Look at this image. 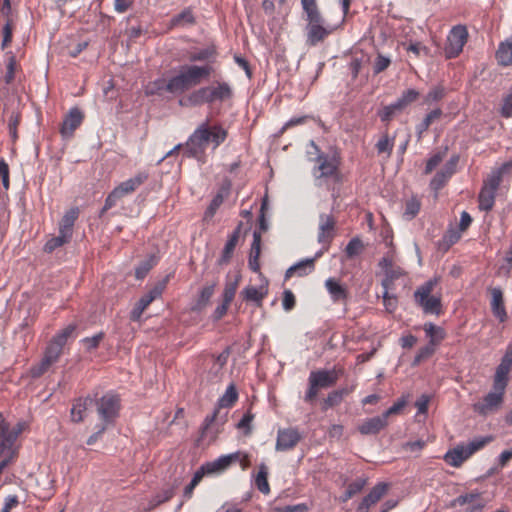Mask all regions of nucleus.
<instances>
[{"mask_svg":"<svg viewBox=\"0 0 512 512\" xmlns=\"http://www.w3.org/2000/svg\"><path fill=\"white\" fill-rule=\"evenodd\" d=\"M214 73L210 65L185 64L179 67L169 79L158 78L146 86V94L161 95L165 92L183 94L184 92L208 80Z\"/></svg>","mask_w":512,"mask_h":512,"instance_id":"nucleus-1","label":"nucleus"},{"mask_svg":"<svg viewBox=\"0 0 512 512\" xmlns=\"http://www.w3.org/2000/svg\"><path fill=\"white\" fill-rule=\"evenodd\" d=\"M228 131L220 124L209 125L208 122L200 124L189 136L184 144L185 155L202 160L209 144L216 150L226 141Z\"/></svg>","mask_w":512,"mask_h":512,"instance_id":"nucleus-2","label":"nucleus"},{"mask_svg":"<svg viewBox=\"0 0 512 512\" xmlns=\"http://www.w3.org/2000/svg\"><path fill=\"white\" fill-rule=\"evenodd\" d=\"M233 90L227 82H215L212 85L204 86L194 90L187 98L192 106H198L205 103H213L216 101H226L232 98Z\"/></svg>","mask_w":512,"mask_h":512,"instance_id":"nucleus-3","label":"nucleus"},{"mask_svg":"<svg viewBox=\"0 0 512 512\" xmlns=\"http://www.w3.org/2000/svg\"><path fill=\"white\" fill-rule=\"evenodd\" d=\"M339 375L335 369H318L310 372L308 387L303 400L306 403H315L321 389L332 387L338 381Z\"/></svg>","mask_w":512,"mask_h":512,"instance_id":"nucleus-4","label":"nucleus"},{"mask_svg":"<svg viewBox=\"0 0 512 512\" xmlns=\"http://www.w3.org/2000/svg\"><path fill=\"white\" fill-rule=\"evenodd\" d=\"M436 283L431 279L420 285L414 292V301L425 314L439 316L443 313L441 297L432 295Z\"/></svg>","mask_w":512,"mask_h":512,"instance_id":"nucleus-5","label":"nucleus"},{"mask_svg":"<svg viewBox=\"0 0 512 512\" xmlns=\"http://www.w3.org/2000/svg\"><path fill=\"white\" fill-rule=\"evenodd\" d=\"M148 177L149 174L146 171H139L135 176L121 182L107 196L101 214L113 208L123 197L135 192L148 180Z\"/></svg>","mask_w":512,"mask_h":512,"instance_id":"nucleus-6","label":"nucleus"},{"mask_svg":"<svg viewBox=\"0 0 512 512\" xmlns=\"http://www.w3.org/2000/svg\"><path fill=\"white\" fill-rule=\"evenodd\" d=\"M97 413L103 425L107 427L114 424L119 416L121 401L118 395L106 393L96 402Z\"/></svg>","mask_w":512,"mask_h":512,"instance_id":"nucleus-7","label":"nucleus"},{"mask_svg":"<svg viewBox=\"0 0 512 512\" xmlns=\"http://www.w3.org/2000/svg\"><path fill=\"white\" fill-rule=\"evenodd\" d=\"M76 329L77 326L75 324H69L57 332L48 343L44 352V357L52 363H56L62 355L63 348L68 339L74 336Z\"/></svg>","mask_w":512,"mask_h":512,"instance_id":"nucleus-8","label":"nucleus"},{"mask_svg":"<svg viewBox=\"0 0 512 512\" xmlns=\"http://www.w3.org/2000/svg\"><path fill=\"white\" fill-rule=\"evenodd\" d=\"M468 37L469 34L466 26L456 25L452 27L447 36V43L444 49L445 57L447 59L458 57L463 51V48L468 41Z\"/></svg>","mask_w":512,"mask_h":512,"instance_id":"nucleus-9","label":"nucleus"},{"mask_svg":"<svg viewBox=\"0 0 512 512\" xmlns=\"http://www.w3.org/2000/svg\"><path fill=\"white\" fill-rule=\"evenodd\" d=\"M502 182L491 174H488L484 180L478 194V208L481 211L490 212L496 200L497 191Z\"/></svg>","mask_w":512,"mask_h":512,"instance_id":"nucleus-10","label":"nucleus"},{"mask_svg":"<svg viewBox=\"0 0 512 512\" xmlns=\"http://www.w3.org/2000/svg\"><path fill=\"white\" fill-rule=\"evenodd\" d=\"M166 280L155 284L146 294H144L138 302L135 304L130 312V320L138 322L141 319L143 312L149 307V305L157 298L161 297L165 288Z\"/></svg>","mask_w":512,"mask_h":512,"instance_id":"nucleus-11","label":"nucleus"},{"mask_svg":"<svg viewBox=\"0 0 512 512\" xmlns=\"http://www.w3.org/2000/svg\"><path fill=\"white\" fill-rule=\"evenodd\" d=\"M16 440L9 434V423L0 413V458L13 462L17 457Z\"/></svg>","mask_w":512,"mask_h":512,"instance_id":"nucleus-12","label":"nucleus"},{"mask_svg":"<svg viewBox=\"0 0 512 512\" xmlns=\"http://www.w3.org/2000/svg\"><path fill=\"white\" fill-rule=\"evenodd\" d=\"M505 390L493 388L482 401L473 404V410L481 416H486L496 411L504 401Z\"/></svg>","mask_w":512,"mask_h":512,"instance_id":"nucleus-13","label":"nucleus"},{"mask_svg":"<svg viewBox=\"0 0 512 512\" xmlns=\"http://www.w3.org/2000/svg\"><path fill=\"white\" fill-rule=\"evenodd\" d=\"M317 166L314 169L316 178L333 177L335 180L340 179L339 161L335 157L326 154H319L316 158Z\"/></svg>","mask_w":512,"mask_h":512,"instance_id":"nucleus-14","label":"nucleus"},{"mask_svg":"<svg viewBox=\"0 0 512 512\" xmlns=\"http://www.w3.org/2000/svg\"><path fill=\"white\" fill-rule=\"evenodd\" d=\"M512 368V344L506 347L505 354L497 366L493 377V388L506 390L508 384V376Z\"/></svg>","mask_w":512,"mask_h":512,"instance_id":"nucleus-15","label":"nucleus"},{"mask_svg":"<svg viewBox=\"0 0 512 512\" xmlns=\"http://www.w3.org/2000/svg\"><path fill=\"white\" fill-rule=\"evenodd\" d=\"M336 235V219L331 214H320L317 240L327 251Z\"/></svg>","mask_w":512,"mask_h":512,"instance_id":"nucleus-16","label":"nucleus"},{"mask_svg":"<svg viewBox=\"0 0 512 512\" xmlns=\"http://www.w3.org/2000/svg\"><path fill=\"white\" fill-rule=\"evenodd\" d=\"M302 439L297 428H283L277 432L275 449L277 451H289L294 449Z\"/></svg>","mask_w":512,"mask_h":512,"instance_id":"nucleus-17","label":"nucleus"},{"mask_svg":"<svg viewBox=\"0 0 512 512\" xmlns=\"http://www.w3.org/2000/svg\"><path fill=\"white\" fill-rule=\"evenodd\" d=\"M453 506H466L467 512H481L486 505L481 493L473 491L459 495L454 499Z\"/></svg>","mask_w":512,"mask_h":512,"instance_id":"nucleus-18","label":"nucleus"},{"mask_svg":"<svg viewBox=\"0 0 512 512\" xmlns=\"http://www.w3.org/2000/svg\"><path fill=\"white\" fill-rule=\"evenodd\" d=\"M332 30L324 26L323 17L317 19V22L308 21L307 25V44L315 46L319 42L324 41Z\"/></svg>","mask_w":512,"mask_h":512,"instance_id":"nucleus-19","label":"nucleus"},{"mask_svg":"<svg viewBox=\"0 0 512 512\" xmlns=\"http://www.w3.org/2000/svg\"><path fill=\"white\" fill-rule=\"evenodd\" d=\"M84 114L78 108H72L65 116L60 128V133L63 138H70L73 136L75 130L82 124Z\"/></svg>","mask_w":512,"mask_h":512,"instance_id":"nucleus-20","label":"nucleus"},{"mask_svg":"<svg viewBox=\"0 0 512 512\" xmlns=\"http://www.w3.org/2000/svg\"><path fill=\"white\" fill-rule=\"evenodd\" d=\"M323 254V251H319L315 254L313 258L304 259L295 265L291 266L285 273V278L289 279L294 275L299 277L306 276L312 273L315 269V261L320 258Z\"/></svg>","mask_w":512,"mask_h":512,"instance_id":"nucleus-21","label":"nucleus"},{"mask_svg":"<svg viewBox=\"0 0 512 512\" xmlns=\"http://www.w3.org/2000/svg\"><path fill=\"white\" fill-rule=\"evenodd\" d=\"M388 484L379 483L372 488L367 496H365L362 502L359 504L358 512H368L370 507L375 505L388 491Z\"/></svg>","mask_w":512,"mask_h":512,"instance_id":"nucleus-22","label":"nucleus"},{"mask_svg":"<svg viewBox=\"0 0 512 512\" xmlns=\"http://www.w3.org/2000/svg\"><path fill=\"white\" fill-rule=\"evenodd\" d=\"M325 288L327 289L333 302L346 303L349 298L348 289L340 283L336 278H328L325 281Z\"/></svg>","mask_w":512,"mask_h":512,"instance_id":"nucleus-23","label":"nucleus"},{"mask_svg":"<svg viewBox=\"0 0 512 512\" xmlns=\"http://www.w3.org/2000/svg\"><path fill=\"white\" fill-rule=\"evenodd\" d=\"M230 355L229 348L225 349L219 355H209L205 359V364L209 366V374L212 378H218L223 370L224 366L227 364L228 358Z\"/></svg>","mask_w":512,"mask_h":512,"instance_id":"nucleus-24","label":"nucleus"},{"mask_svg":"<svg viewBox=\"0 0 512 512\" xmlns=\"http://www.w3.org/2000/svg\"><path fill=\"white\" fill-rule=\"evenodd\" d=\"M90 396L79 397L72 402L70 418L74 423H80L85 419L88 407L92 404Z\"/></svg>","mask_w":512,"mask_h":512,"instance_id":"nucleus-25","label":"nucleus"},{"mask_svg":"<svg viewBox=\"0 0 512 512\" xmlns=\"http://www.w3.org/2000/svg\"><path fill=\"white\" fill-rule=\"evenodd\" d=\"M388 425L383 415L368 418L364 420L359 426L358 431L362 435H375L383 430Z\"/></svg>","mask_w":512,"mask_h":512,"instance_id":"nucleus-26","label":"nucleus"},{"mask_svg":"<svg viewBox=\"0 0 512 512\" xmlns=\"http://www.w3.org/2000/svg\"><path fill=\"white\" fill-rule=\"evenodd\" d=\"M491 310L493 315L500 321L507 320V312L504 305L503 292L500 288L491 289Z\"/></svg>","mask_w":512,"mask_h":512,"instance_id":"nucleus-27","label":"nucleus"},{"mask_svg":"<svg viewBox=\"0 0 512 512\" xmlns=\"http://www.w3.org/2000/svg\"><path fill=\"white\" fill-rule=\"evenodd\" d=\"M237 455L227 454L222 455L215 459L214 461L207 462L204 465L206 472L209 475L211 474H219L228 469L233 463L236 462Z\"/></svg>","mask_w":512,"mask_h":512,"instance_id":"nucleus-28","label":"nucleus"},{"mask_svg":"<svg viewBox=\"0 0 512 512\" xmlns=\"http://www.w3.org/2000/svg\"><path fill=\"white\" fill-rule=\"evenodd\" d=\"M268 295L267 283L260 287L247 286L241 292L243 300L247 302H254L258 307L262 305L264 298Z\"/></svg>","mask_w":512,"mask_h":512,"instance_id":"nucleus-29","label":"nucleus"},{"mask_svg":"<svg viewBox=\"0 0 512 512\" xmlns=\"http://www.w3.org/2000/svg\"><path fill=\"white\" fill-rule=\"evenodd\" d=\"M218 412L219 410L216 409L211 415L206 416L201 428V440L208 439L209 442H211L217 438V435L220 432L219 427L215 425V420L217 418Z\"/></svg>","mask_w":512,"mask_h":512,"instance_id":"nucleus-30","label":"nucleus"},{"mask_svg":"<svg viewBox=\"0 0 512 512\" xmlns=\"http://www.w3.org/2000/svg\"><path fill=\"white\" fill-rule=\"evenodd\" d=\"M217 56V51L215 47L210 46L199 50H194L188 53L187 59L189 62L194 65L193 63L196 62H208L205 65H210L212 68L213 66L210 64L212 60H214Z\"/></svg>","mask_w":512,"mask_h":512,"instance_id":"nucleus-31","label":"nucleus"},{"mask_svg":"<svg viewBox=\"0 0 512 512\" xmlns=\"http://www.w3.org/2000/svg\"><path fill=\"white\" fill-rule=\"evenodd\" d=\"M470 457L471 455H468V450L465 446H458L449 450L445 454L444 460L453 467H460Z\"/></svg>","mask_w":512,"mask_h":512,"instance_id":"nucleus-32","label":"nucleus"},{"mask_svg":"<svg viewBox=\"0 0 512 512\" xmlns=\"http://www.w3.org/2000/svg\"><path fill=\"white\" fill-rule=\"evenodd\" d=\"M495 57L500 66L512 65V38L500 42Z\"/></svg>","mask_w":512,"mask_h":512,"instance_id":"nucleus-33","label":"nucleus"},{"mask_svg":"<svg viewBox=\"0 0 512 512\" xmlns=\"http://www.w3.org/2000/svg\"><path fill=\"white\" fill-rule=\"evenodd\" d=\"M239 235H240V226L229 236V238L223 248L221 257L218 261L220 265L228 264L230 262V260L233 256L235 247L238 243Z\"/></svg>","mask_w":512,"mask_h":512,"instance_id":"nucleus-34","label":"nucleus"},{"mask_svg":"<svg viewBox=\"0 0 512 512\" xmlns=\"http://www.w3.org/2000/svg\"><path fill=\"white\" fill-rule=\"evenodd\" d=\"M79 209L73 207L65 212L59 223V231L72 237L73 226L79 217Z\"/></svg>","mask_w":512,"mask_h":512,"instance_id":"nucleus-35","label":"nucleus"},{"mask_svg":"<svg viewBox=\"0 0 512 512\" xmlns=\"http://www.w3.org/2000/svg\"><path fill=\"white\" fill-rule=\"evenodd\" d=\"M423 330L426 336L429 338V343L431 345L438 346L446 337L444 328L437 326L432 322L425 323L423 325Z\"/></svg>","mask_w":512,"mask_h":512,"instance_id":"nucleus-36","label":"nucleus"},{"mask_svg":"<svg viewBox=\"0 0 512 512\" xmlns=\"http://www.w3.org/2000/svg\"><path fill=\"white\" fill-rule=\"evenodd\" d=\"M351 391L352 389L350 388H341L329 392L327 397L323 400L322 409L327 410L338 406L343 401V398L349 395Z\"/></svg>","mask_w":512,"mask_h":512,"instance_id":"nucleus-37","label":"nucleus"},{"mask_svg":"<svg viewBox=\"0 0 512 512\" xmlns=\"http://www.w3.org/2000/svg\"><path fill=\"white\" fill-rule=\"evenodd\" d=\"M257 489L264 495L270 493V485L268 482V468L265 464L259 466V471L254 480Z\"/></svg>","mask_w":512,"mask_h":512,"instance_id":"nucleus-38","label":"nucleus"},{"mask_svg":"<svg viewBox=\"0 0 512 512\" xmlns=\"http://www.w3.org/2000/svg\"><path fill=\"white\" fill-rule=\"evenodd\" d=\"M215 283H212L210 285H206L203 287L199 293V296L196 300V303L192 307V310L199 311L202 310L210 301L211 297L214 294L215 290Z\"/></svg>","mask_w":512,"mask_h":512,"instance_id":"nucleus-39","label":"nucleus"},{"mask_svg":"<svg viewBox=\"0 0 512 512\" xmlns=\"http://www.w3.org/2000/svg\"><path fill=\"white\" fill-rule=\"evenodd\" d=\"M195 23V17L191 8H185L181 13L175 15L170 21V27H179Z\"/></svg>","mask_w":512,"mask_h":512,"instance_id":"nucleus-40","label":"nucleus"},{"mask_svg":"<svg viewBox=\"0 0 512 512\" xmlns=\"http://www.w3.org/2000/svg\"><path fill=\"white\" fill-rule=\"evenodd\" d=\"M442 116V110L440 108H437V109H434L432 110L431 112H429L425 118L423 119V121L417 125L416 127V130H417V134H418V138L420 139L422 137V134L428 130V128L430 127V125L440 119Z\"/></svg>","mask_w":512,"mask_h":512,"instance_id":"nucleus-41","label":"nucleus"},{"mask_svg":"<svg viewBox=\"0 0 512 512\" xmlns=\"http://www.w3.org/2000/svg\"><path fill=\"white\" fill-rule=\"evenodd\" d=\"M301 5L307 21L317 22V19L322 17L316 0H301Z\"/></svg>","mask_w":512,"mask_h":512,"instance_id":"nucleus-42","label":"nucleus"},{"mask_svg":"<svg viewBox=\"0 0 512 512\" xmlns=\"http://www.w3.org/2000/svg\"><path fill=\"white\" fill-rule=\"evenodd\" d=\"M394 147V138H390L388 133H384L377 141L375 148L378 154H386L390 157Z\"/></svg>","mask_w":512,"mask_h":512,"instance_id":"nucleus-43","label":"nucleus"},{"mask_svg":"<svg viewBox=\"0 0 512 512\" xmlns=\"http://www.w3.org/2000/svg\"><path fill=\"white\" fill-rule=\"evenodd\" d=\"M71 237L59 231V235L49 239L44 245V251L46 253H52L59 247L70 241Z\"/></svg>","mask_w":512,"mask_h":512,"instance_id":"nucleus-44","label":"nucleus"},{"mask_svg":"<svg viewBox=\"0 0 512 512\" xmlns=\"http://www.w3.org/2000/svg\"><path fill=\"white\" fill-rule=\"evenodd\" d=\"M238 400V392L236 387L233 384H230L224 395L219 400V405L221 407H232L236 401Z\"/></svg>","mask_w":512,"mask_h":512,"instance_id":"nucleus-45","label":"nucleus"},{"mask_svg":"<svg viewBox=\"0 0 512 512\" xmlns=\"http://www.w3.org/2000/svg\"><path fill=\"white\" fill-rule=\"evenodd\" d=\"M240 278V275H237L235 280L226 282L223 291V301H225L226 304H231V302L233 301L235 294L237 292Z\"/></svg>","mask_w":512,"mask_h":512,"instance_id":"nucleus-46","label":"nucleus"},{"mask_svg":"<svg viewBox=\"0 0 512 512\" xmlns=\"http://www.w3.org/2000/svg\"><path fill=\"white\" fill-rule=\"evenodd\" d=\"M365 485H366V480H364V479H357V480L353 481L352 483H350L347 486V489L344 492L343 496L341 497V500L343 502L348 501L354 495L361 492Z\"/></svg>","mask_w":512,"mask_h":512,"instance_id":"nucleus-47","label":"nucleus"},{"mask_svg":"<svg viewBox=\"0 0 512 512\" xmlns=\"http://www.w3.org/2000/svg\"><path fill=\"white\" fill-rule=\"evenodd\" d=\"M493 440V437L486 436V437H479L472 441H470L465 447L468 450V455H473L477 451L483 449L487 444H489Z\"/></svg>","mask_w":512,"mask_h":512,"instance_id":"nucleus-48","label":"nucleus"},{"mask_svg":"<svg viewBox=\"0 0 512 512\" xmlns=\"http://www.w3.org/2000/svg\"><path fill=\"white\" fill-rule=\"evenodd\" d=\"M419 97V92L415 89H408L402 93V95L395 101L398 107L401 109L405 108L409 104L415 102Z\"/></svg>","mask_w":512,"mask_h":512,"instance_id":"nucleus-49","label":"nucleus"},{"mask_svg":"<svg viewBox=\"0 0 512 512\" xmlns=\"http://www.w3.org/2000/svg\"><path fill=\"white\" fill-rule=\"evenodd\" d=\"M395 265L394 259V251L390 250L386 253V255L380 260L379 266L383 270L386 276H394L393 267Z\"/></svg>","mask_w":512,"mask_h":512,"instance_id":"nucleus-50","label":"nucleus"},{"mask_svg":"<svg viewBox=\"0 0 512 512\" xmlns=\"http://www.w3.org/2000/svg\"><path fill=\"white\" fill-rule=\"evenodd\" d=\"M18 64L16 57L14 55H10L6 64V73L4 76V81L6 84H11L15 79V73L17 70Z\"/></svg>","mask_w":512,"mask_h":512,"instance_id":"nucleus-51","label":"nucleus"},{"mask_svg":"<svg viewBox=\"0 0 512 512\" xmlns=\"http://www.w3.org/2000/svg\"><path fill=\"white\" fill-rule=\"evenodd\" d=\"M104 332H99L92 337H85L81 340L86 351L91 352L99 347L100 342L104 339Z\"/></svg>","mask_w":512,"mask_h":512,"instance_id":"nucleus-52","label":"nucleus"},{"mask_svg":"<svg viewBox=\"0 0 512 512\" xmlns=\"http://www.w3.org/2000/svg\"><path fill=\"white\" fill-rule=\"evenodd\" d=\"M54 363H52L51 361H49L47 358H45L43 356V358L41 359V361L32 366L31 369H30V374L33 378H39L41 377L44 373H46L48 371V369L53 365Z\"/></svg>","mask_w":512,"mask_h":512,"instance_id":"nucleus-53","label":"nucleus"},{"mask_svg":"<svg viewBox=\"0 0 512 512\" xmlns=\"http://www.w3.org/2000/svg\"><path fill=\"white\" fill-rule=\"evenodd\" d=\"M391 64V58L385 56L381 53H378L374 62H373V72L374 74H379L385 71Z\"/></svg>","mask_w":512,"mask_h":512,"instance_id":"nucleus-54","label":"nucleus"},{"mask_svg":"<svg viewBox=\"0 0 512 512\" xmlns=\"http://www.w3.org/2000/svg\"><path fill=\"white\" fill-rule=\"evenodd\" d=\"M420 207V201L416 198H411L406 202L404 216L409 220L413 219L419 213Z\"/></svg>","mask_w":512,"mask_h":512,"instance_id":"nucleus-55","label":"nucleus"},{"mask_svg":"<svg viewBox=\"0 0 512 512\" xmlns=\"http://www.w3.org/2000/svg\"><path fill=\"white\" fill-rule=\"evenodd\" d=\"M156 264L154 257H150L149 259L143 261L136 269H135V277L137 279H143L146 277L148 272L153 268Z\"/></svg>","mask_w":512,"mask_h":512,"instance_id":"nucleus-56","label":"nucleus"},{"mask_svg":"<svg viewBox=\"0 0 512 512\" xmlns=\"http://www.w3.org/2000/svg\"><path fill=\"white\" fill-rule=\"evenodd\" d=\"M3 40L1 43L2 49H6L12 42L13 38V22L12 19H7L3 26Z\"/></svg>","mask_w":512,"mask_h":512,"instance_id":"nucleus-57","label":"nucleus"},{"mask_svg":"<svg viewBox=\"0 0 512 512\" xmlns=\"http://www.w3.org/2000/svg\"><path fill=\"white\" fill-rule=\"evenodd\" d=\"M491 174L492 176H494L495 178H498V180L500 182H502L503 180V177L505 175H510L512 174V160L510 161H507L505 163H503L500 167L498 168H494L491 170V172L489 173Z\"/></svg>","mask_w":512,"mask_h":512,"instance_id":"nucleus-58","label":"nucleus"},{"mask_svg":"<svg viewBox=\"0 0 512 512\" xmlns=\"http://www.w3.org/2000/svg\"><path fill=\"white\" fill-rule=\"evenodd\" d=\"M0 179L3 188L7 191L10 188V170L9 165L4 158H0Z\"/></svg>","mask_w":512,"mask_h":512,"instance_id":"nucleus-59","label":"nucleus"},{"mask_svg":"<svg viewBox=\"0 0 512 512\" xmlns=\"http://www.w3.org/2000/svg\"><path fill=\"white\" fill-rule=\"evenodd\" d=\"M436 345H431L430 343L422 348L419 349L417 352L415 358H414V365L420 364L423 360L429 358L432 356L435 352Z\"/></svg>","mask_w":512,"mask_h":512,"instance_id":"nucleus-60","label":"nucleus"},{"mask_svg":"<svg viewBox=\"0 0 512 512\" xmlns=\"http://www.w3.org/2000/svg\"><path fill=\"white\" fill-rule=\"evenodd\" d=\"M445 96V89L442 86L432 88L425 97V103L430 104L443 99Z\"/></svg>","mask_w":512,"mask_h":512,"instance_id":"nucleus-61","label":"nucleus"},{"mask_svg":"<svg viewBox=\"0 0 512 512\" xmlns=\"http://www.w3.org/2000/svg\"><path fill=\"white\" fill-rule=\"evenodd\" d=\"M223 201H224L223 194L222 193H217L213 197L210 205L208 206V208H207V210L205 212V217L206 218L213 217L214 214L216 213V211L218 210V208L222 205Z\"/></svg>","mask_w":512,"mask_h":512,"instance_id":"nucleus-62","label":"nucleus"},{"mask_svg":"<svg viewBox=\"0 0 512 512\" xmlns=\"http://www.w3.org/2000/svg\"><path fill=\"white\" fill-rule=\"evenodd\" d=\"M363 248V244L359 238H353L349 241L345 248V252L348 257H353L357 255L361 249Z\"/></svg>","mask_w":512,"mask_h":512,"instance_id":"nucleus-63","label":"nucleus"},{"mask_svg":"<svg viewBox=\"0 0 512 512\" xmlns=\"http://www.w3.org/2000/svg\"><path fill=\"white\" fill-rule=\"evenodd\" d=\"M500 114L504 118L512 117V92L504 96L502 100Z\"/></svg>","mask_w":512,"mask_h":512,"instance_id":"nucleus-64","label":"nucleus"}]
</instances>
